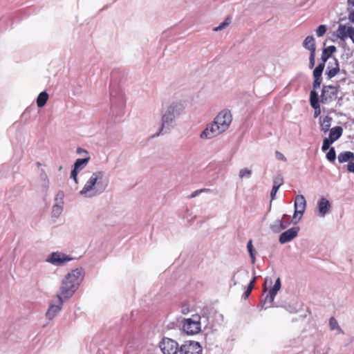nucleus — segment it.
Masks as SVG:
<instances>
[{
  "instance_id": "nucleus-4",
  "label": "nucleus",
  "mask_w": 354,
  "mask_h": 354,
  "mask_svg": "<svg viewBox=\"0 0 354 354\" xmlns=\"http://www.w3.org/2000/svg\"><path fill=\"white\" fill-rule=\"evenodd\" d=\"M306 206V199L302 195H298L295 201L294 223H297L302 217Z\"/></svg>"
},
{
  "instance_id": "nucleus-24",
  "label": "nucleus",
  "mask_w": 354,
  "mask_h": 354,
  "mask_svg": "<svg viewBox=\"0 0 354 354\" xmlns=\"http://www.w3.org/2000/svg\"><path fill=\"white\" fill-rule=\"evenodd\" d=\"M310 103L311 106H316V105L319 104V96H318L317 93L315 90H313L310 91Z\"/></svg>"
},
{
  "instance_id": "nucleus-26",
  "label": "nucleus",
  "mask_w": 354,
  "mask_h": 354,
  "mask_svg": "<svg viewBox=\"0 0 354 354\" xmlns=\"http://www.w3.org/2000/svg\"><path fill=\"white\" fill-rule=\"evenodd\" d=\"M247 248H248L250 256L252 259V263H254V262H255L254 250L253 245H252V241L251 239L249 240V241L248 242Z\"/></svg>"
},
{
  "instance_id": "nucleus-42",
  "label": "nucleus",
  "mask_w": 354,
  "mask_h": 354,
  "mask_svg": "<svg viewBox=\"0 0 354 354\" xmlns=\"http://www.w3.org/2000/svg\"><path fill=\"white\" fill-rule=\"evenodd\" d=\"M283 184V179L281 178H276L274 180V185H279V188L280 187V186Z\"/></svg>"
},
{
  "instance_id": "nucleus-1",
  "label": "nucleus",
  "mask_w": 354,
  "mask_h": 354,
  "mask_svg": "<svg viewBox=\"0 0 354 354\" xmlns=\"http://www.w3.org/2000/svg\"><path fill=\"white\" fill-rule=\"evenodd\" d=\"M82 277V270L78 268L72 270L65 276L61 283L60 292L57 295L60 304H63V299H69L73 295Z\"/></svg>"
},
{
  "instance_id": "nucleus-30",
  "label": "nucleus",
  "mask_w": 354,
  "mask_h": 354,
  "mask_svg": "<svg viewBox=\"0 0 354 354\" xmlns=\"http://www.w3.org/2000/svg\"><path fill=\"white\" fill-rule=\"evenodd\" d=\"M333 142L331 141L330 139H328V138H326L324 139V141H323V145H322V151H325L326 150H328L330 147V145L333 143Z\"/></svg>"
},
{
  "instance_id": "nucleus-2",
  "label": "nucleus",
  "mask_w": 354,
  "mask_h": 354,
  "mask_svg": "<svg viewBox=\"0 0 354 354\" xmlns=\"http://www.w3.org/2000/svg\"><path fill=\"white\" fill-rule=\"evenodd\" d=\"M232 120V116L230 111H221L214 122L201 133V137L209 139L220 135L229 128Z\"/></svg>"
},
{
  "instance_id": "nucleus-28",
  "label": "nucleus",
  "mask_w": 354,
  "mask_h": 354,
  "mask_svg": "<svg viewBox=\"0 0 354 354\" xmlns=\"http://www.w3.org/2000/svg\"><path fill=\"white\" fill-rule=\"evenodd\" d=\"M327 159L330 162H334L336 158V153L334 148H330L326 153Z\"/></svg>"
},
{
  "instance_id": "nucleus-29",
  "label": "nucleus",
  "mask_w": 354,
  "mask_h": 354,
  "mask_svg": "<svg viewBox=\"0 0 354 354\" xmlns=\"http://www.w3.org/2000/svg\"><path fill=\"white\" fill-rule=\"evenodd\" d=\"M326 32V27L324 25H320L316 30V34L318 37H322Z\"/></svg>"
},
{
  "instance_id": "nucleus-35",
  "label": "nucleus",
  "mask_w": 354,
  "mask_h": 354,
  "mask_svg": "<svg viewBox=\"0 0 354 354\" xmlns=\"http://www.w3.org/2000/svg\"><path fill=\"white\" fill-rule=\"evenodd\" d=\"M315 52L310 53V57H309V67L310 68H313L315 66Z\"/></svg>"
},
{
  "instance_id": "nucleus-6",
  "label": "nucleus",
  "mask_w": 354,
  "mask_h": 354,
  "mask_svg": "<svg viewBox=\"0 0 354 354\" xmlns=\"http://www.w3.org/2000/svg\"><path fill=\"white\" fill-rule=\"evenodd\" d=\"M160 348L163 354H177L180 351L178 343L170 338H164L160 342Z\"/></svg>"
},
{
  "instance_id": "nucleus-10",
  "label": "nucleus",
  "mask_w": 354,
  "mask_h": 354,
  "mask_svg": "<svg viewBox=\"0 0 354 354\" xmlns=\"http://www.w3.org/2000/svg\"><path fill=\"white\" fill-rule=\"evenodd\" d=\"M72 259L70 258L65 254L55 252H52L48 257L47 261L55 265V266H62L64 263L71 261Z\"/></svg>"
},
{
  "instance_id": "nucleus-17",
  "label": "nucleus",
  "mask_w": 354,
  "mask_h": 354,
  "mask_svg": "<svg viewBox=\"0 0 354 354\" xmlns=\"http://www.w3.org/2000/svg\"><path fill=\"white\" fill-rule=\"evenodd\" d=\"M289 218L286 215H283L282 221H277L273 225L274 230L280 231L286 228L289 224Z\"/></svg>"
},
{
  "instance_id": "nucleus-21",
  "label": "nucleus",
  "mask_w": 354,
  "mask_h": 354,
  "mask_svg": "<svg viewBox=\"0 0 354 354\" xmlns=\"http://www.w3.org/2000/svg\"><path fill=\"white\" fill-rule=\"evenodd\" d=\"M351 159H354V153L351 151L342 152L338 156V160L339 162H345Z\"/></svg>"
},
{
  "instance_id": "nucleus-39",
  "label": "nucleus",
  "mask_w": 354,
  "mask_h": 354,
  "mask_svg": "<svg viewBox=\"0 0 354 354\" xmlns=\"http://www.w3.org/2000/svg\"><path fill=\"white\" fill-rule=\"evenodd\" d=\"M276 158L277 160H282V161H286V158L284 156L283 153L281 152L277 151L275 152Z\"/></svg>"
},
{
  "instance_id": "nucleus-11",
  "label": "nucleus",
  "mask_w": 354,
  "mask_h": 354,
  "mask_svg": "<svg viewBox=\"0 0 354 354\" xmlns=\"http://www.w3.org/2000/svg\"><path fill=\"white\" fill-rule=\"evenodd\" d=\"M298 232V227H292L283 232L279 236V242L283 244L290 241L297 236Z\"/></svg>"
},
{
  "instance_id": "nucleus-40",
  "label": "nucleus",
  "mask_w": 354,
  "mask_h": 354,
  "mask_svg": "<svg viewBox=\"0 0 354 354\" xmlns=\"http://www.w3.org/2000/svg\"><path fill=\"white\" fill-rule=\"evenodd\" d=\"M312 107H313V108L314 109V110H315V112H314V117H315V118L318 117V116L320 115V113H321V109H320V106H319V105H316V106H312Z\"/></svg>"
},
{
  "instance_id": "nucleus-18",
  "label": "nucleus",
  "mask_w": 354,
  "mask_h": 354,
  "mask_svg": "<svg viewBox=\"0 0 354 354\" xmlns=\"http://www.w3.org/2000/svg\"><path fill=\"white\" fill-rule=\"evenodd\" d=\"M62 306V304H60L59 302V305L50 304L48 311L46 312V317L50 319H53L61 310Z\"/></svg>"
},
{
  "instance_id": "nucleus-33",
  "label": "nucleus",
  "mask_w": 354,
  "mask_h": 354,
  "mask_svg": "<svg viewBox=\"0 0 354 354\" xmlns=\"http://www.w3.org/2000/svg\"><path fill=\"white\" fill-rule=\"evenodd\" d=\"M211 190L209 189H207V188H203V189H197L196 190L195 192H194L191 195H190V198H194L196 197L198 194H201V193H203V192H209Z\"/></svg>"
},
{
  "instance_id": "nucleus-19",
  "label": "nucleus",
  "mask_w": 354,
  "mask_h": 354,
  "mask_svg": "<svg viewBox=\"0 0 354 354\" xmlns=\"http://www.w3.org/2000/svg\"><path fill=\"white\" fill-rule=\"evenodd\" d=\"M304 46L309 50L310 53L315 52L316 48L314 37L313 36H308L304 41Z\"/></svg>"
},
{
  "instance_id": "nucleus-13",
  "label": "nucleus",
  "mask_w": 354,
  "mask_h": 354,
  "mask_svg": "<svg viewBox=\"0 0 354 354\" xmlns=\"http://www.w3.org/2000/svg\"><path fill=\"white\" fill-rule=\"evenodd\" d=\"M176 106H170L167 110V111L162 116V123L160 131L162 130L163 127L166 124H169L171 123L174 118V111Z\"/></svg>"
},
{
  "instance_id": "nucleus-45",
  "label": "nucleus",
  "mask_w": 354,
  "mask_h": 354,
  "mask_svg": "<svg viewBox=\"0 0 354 354\" xmlns=\"http://www.w3.org/2000/svg\"><path fill=\"white\" fill-rule=\"evenodd\" d=\"M348 18L351 22L354 23V9L353 11L350 13Z\"/></svg>"
},
{
  "instance_id": "nucleus-12",
  "label": "nucleus",
  "mask_w": 354,
  "mask_h": 354,
  "mask_svg": "<svg viewBox=\"0 0 354 354\" xmlns=\"http://www.w3.org/2000/svg\"><path fill=\"white\" fill-rule=\"evenodd\" d=\"M339 71V63L336 59L329 62L327 66L326 75L329 79L335 77Z\"/></svg>"
},
{
  "instance_id": "nucleus-7",
  "label": "nucleus",
  "mask_w": 354,
  "mask_h": 354,
  "mask_svg": "<svg viewBox=\"0 0 354 354\" xmlns=\"http://www.w3.org/2000/svg\"><path fill=\"white\" fill-rule=\"evenodd\" d=\"M197 319L191 318L185 320L183 328V330L188 335H195L201 330L200 317H196Z\"/></svg>"
},
{
  "instance_id": "nucleus-41",
  "label": "nucleus",
  "mask_w": 354,
  "mask_h": 354,
  "mask_svg": "<svg viewBox=\"0 0 354 354\" xmlns=\"http://www.w3.org/2000/svg\"><path fill=\"white\" fill-rule=\"evenodd\" d=\"M80 170L75 169V168H73V169L71 171V178L75 180V183H77V176Z\"/></svg>"
},
{
  "instance_id": "nucleus-5",
  "label": "nucleus",
  "mask_w": 354,
  "mask_h": 354,
  "mask_svg": "<svg viewBox=\"0 0 354 354\" xmlns=\"http://www.w3.org/2000/svg\"><path fill=\"white\" fill-rule=\"evenodd\" d=\"M102 177L103 173L101 171L93 173L80 191V194L86 196H92L93 194L88 193L93 190L95 185L97 183V180L102 179Z\"/></svg>"
},
{
  "instance_id": "nucleus-3",
  "label": "nucleus",
  "mask_w": 354,
  "mask_h": 354,
  "mask_svg": "<svg viewBox=\"0 0 354 354\" xmlns=\"http://www.w3.org/2000/svg\"><path fill=\"white\" fill-rule=\"evenodd\" d=\"M337 93V87L334 86H324L321 94V102L323 104H328L335 100Z\"/></svg>"
},
{
  "instance_id": "nucleus-22",
  "label": "nucleus",
  "mask_w": 354,
  "mask_h": 354,
  "mask_svg": "<svg viewBox=\"0 0 354 354\" xmlns=\"http://www.w3.org/2000/svg\"><path fill=\"white\" fill-rule=\"evenodd\" d=\"M48 94L46 91L40 93L37 99V104L39 107H43L47 102Z\"/></svg>"
},
{
  "instance_id": "nucleus-25",
  "label": "nucleus",
  "mask_w": 354,
  "mask_h": 354,
  "mask_svg": "<svg viewBox=\"0 0 354 354\" xmlns=\"http://www.w3.org/2000/svg\"><path fill=\"white\" fill-rule=\"evenodd\" d=\"M325 64L322 62L320 63L313 71V77H322V75L323 71L324 69Z\"/></svg>"
},
{
  "instance_id": "nucleus-27",
  "label": "nucleus",
  "mask_w": 354,
  "mask_h": 354,
  "mask_svg": "<svg viewBox=\"0 0 354 354\" xmlns=\"http://www.w3.org/2000/svg\"><path fill=\"white\" fill-rule=\"evenodd\" d=\"M255 280H256V277H254L252 278V279L250 281V283H249V285L248 286L247 290L244 292L245 297H248L250 295V293L252 292V290L254 288Z\"/></svg>"
},
{
  "instance_id": "nucleus-43",
  "label": "nucleus",
  "mask_w": 354,
  "mask_h": 354,
  "mask_svg": "<svg viewBox=\"0 0 354 354\" xmlns=\"http://www.w3.org/2000/svg\"><path fill=\"white\" fill-rule=\"evenodd\" d=\"M347 169L349 172H353L354 173V162H350L347 165Z\"/></svg>"
},
{
  "instance_id": "nucleus-23",
  "label": "nucleus",
  "mask_w": 354,
  "mask_h": 354,
  "mask_svg": "<svg viewBox=\"0 0 354 354\" xmlns=\"http://www.w3.org/2000/svg\"><path fill=\"white\" fill-rule=\"evenodd\" d=\"M88 160L89 158H78L74 164V168L80 171L82 170L87 165Z\"/></svg>"
},
{
  "instance_id": "nucleus-15",
  "label": "nucleus",
  "mask_w": 354,
  "mask_h": 354,
  "mask_svg": "<svg viewBox=\"0 0 354 354\" xmlns=\"http://www.w3.org/2000/svg\"><path fill=\"white\" fill-rule=\"evenodd\" d=\"M331 122L332 118L328 115L324 116V118H320L319 124L321 131L325 133L328 132L330 130Z\"/></svg>"
},
{
  "instance_id": "nucleus-9",
  "label": "nucleus",
  "mask_w": 354,
  "mask_h": 354,
  "mask_svg": "<svg viewBox=\"0 0 354 354\" xmlns=\"http://www.w3.org/2000/svg\"><path fill=\"white\" fill-rule=\"evenodd\" d=\"M337 37L342 41L350 38L354 44V27L340 24L337 29Z\"/></svg>"
},
{
  "instance_id": "nucleus-20",
  "label": "nucleus",
  "mask_w": 354,
  "mask_h": 354,
  "mask_svg": "<svg viewBox=\"0 0 354 354\" xmlns=\"http://www.w3.org/2000/svg\"><path fill=\"white\" fill-rule=\"evenodd\" d=\"M336 51V48L334 46H330L328 48L324 49L322 59V62L325 64L327 59L331 56V55Z\"/></svg>"
},
{
  "instance_id": "nucleus-46",
  "label": "nucleus",
  "mask_w": 354,
  "mask_h": 354,
  "mask_svg": "<svg viewBox=\"0 0 354 354\" xmlns=\"http://www.w3.org/2000/svg\"><path fill=\"white\" fill-rule=\"evenodd\" d=\"M348 5L354 6V0H348Z\"/></svg>"
},
{
  "instance_id": "nucleus-37",
  "label": "nucleus",
  "mask_w": 354,
  "mask_h": 354,
  "mask_svg": "<svg viewBox=\"0 0 354 354\" xmlns=\"http://www.w3.org/2000/svg\"><path fill=\"white\" fill-rule=\"evenodd\" d=\"M278 189H279V185H278L272 186V190H271V192H270L271 200H274V199L275 195H276Z\"/></svg>"
},
{
  "instance_id": "nucleus-34",
  "label": "nucleus",
  "mask_w": 354,
  "mask_h": 354,
  "mask_svg": "<svg viewBox=\"0 0 354 354\" xmlns=\"http://www.w3.org/2000/svg\"><path fill=\"white\" fill-rule=\"evenodd\" d=\"M278 291L279 290L277 289H275L274 288H272V289L269 291L268 297L271 302L274 301V299Z\"/></svg>"
},
{
  "instance_id": "nucleus-44",
  "label": "nucleus",
  "mask_w": 354,
  "mask_h": 354,
  "mask_svg": "<svg viewBox=\"0 0 354 354\" xmlns=\"http://www.w3.org/2000/svg\"><path fill=\"white\" fill-rule=\"evenodd\" d=\"M274 288L275 289H277L278 290H279V289L281 288V281H280V279L278 278L276 281H275V283L274 285L273 286Z\"/></svg>"
},
{
  "instance_id": "nucleus-36",
  "label": "nucleus",
  "mask_w": 354,
  "mask_h": 354,
  "mask_svg": "<svg viewBox=\"0 0 354 354\" xmlns=\"http://www.w3.org/2000/svg\"><path fill=\"white\" fill-rule=\"evenodd\" d=\"M228 25H229V21H228V19H227L224 22L218 26L214 28V31L221 30L223 29L224 28H225Z\"/></svg>"
},
{
  "instance_id": "nucleus-31",
  "label": "nucleus",
  "mask_w": 354,
  "mask_h": 354,
  "mask_svg": "<svg viewBox=\"0 0 354 354\" xmlns=\"http://www.w3.org/2000/svg\"><path fill=\"white\" fill-rule=\"evenodd\" d=\"M329 325L331 330L338 329L341 330L338 326L337 320L334 317H331L329 321Z\"/></svg>"
},
{
  "instance_id": "nucleus-32",
  "label": "nucleus",
  "mask_w": 354,
  "mask_h": 354,
  "mask_svg": "<svg viewBox=\"0 0 354 354\" xmlns=\"http://www.w3.org/2000/svg\"><path fill=\"white\" fill-rule=\"evenodd\" d=\"M252 174V171L251 170L247 169V168H245V169H241L240 171H239V177L243 178L244 177H249Z\"/></svg>"
},
{
  "instance_id": "nucleus-38",
  "label": "nucleus",
  "mask_w": 354,
  "mask_h": 354,
  "mask_svg": "<svg viewBox=\"0 0 354 354\" xmlns=\"http://www.w3.org/2000/svg\"><path fill=\"white\" fill-rule=\"evenodd\" d=\"M313 88L314 90L319 88L322 83V77H314Z\"/></svg>"
},
{
  "instance_id": "nucleus-8",
  "label": "nucleus",
  "mask_w": 354,
  "mask_h": 354,
  "mask_svg": "<svg viewBox=\"0 0 354 354\" xmlns=\"http://www.w3.org/2000/svg\"><path fill=\"white\" fill-rule=\"evenodd\" d=\"M202 347L197 342H185L180 348V354H202Z\"/></svg>"
},
{
  "instance_id": "nucleus-14",
  "label": "nucleus",
  "mask_w": 354,
  "mask_h": 354,
  "mask_svg": "<svg viewBox=\"0 0 354 354\" xmlns=\"http://www.w3.org/2000/svg\"><path fill=\"white\" fill-rule=\"evenodd\" d=\"M318 208L319 214L324 216L329 211L330 204L326 198H322L318 203Z\"/></svg>"
},
{
  "instance_id": "nucleus-16",
  "label": "nucleus",
  "mask_w": 354,
  "mask_h": 354,
  "mask_svg": "<svg viewBox=\"0 0 354 354\" xmlns=\"http://www.w3.org/2000/svg\"><path fill=\"white\" fill-rule=\"evenodd\" d=\"M343 129L337 126L330 129L329 137L328 138L333 142L337 140L342 135Z\"/></svg>"
}]
</instances>
